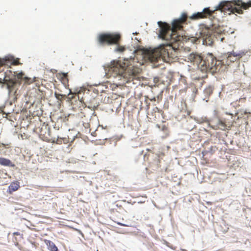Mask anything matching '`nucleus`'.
I'll return each instance as SVG.
<instances>
[{
    "label": "nucleus",
    "mask_w": 251,
    "mask_h": 251,
    "mask_svg": "<svg viewBox=\"0 0 251 251\" xmlns=\"http://www.w3.org/2000/svg\"><path fill=\"white\" fill-rule=\"evenodd\" d=\"M14 75L16 77L17 79H20L21 82L23 80L24 81V84L26 85H29L36 81V77L31 78L26 77L25 76V74L22 72L18 73L14 72Z\"/></svg>",
    "instance_id": "nucleus-9"
},
{
    "label": "nucleus",
    "mask_w": 251,
    "mask_h": 251,
    "mask_svg": "<svg viewBox=\"0 0 251 251\" xmlns=\"http://www.w3.org/2000/svg\"><path fill=\"white\" fill-rule=\"evenodd\" d=\"M244 51L236 52L232 51L230 52H228L226 55V58H225V62L228 65L229 63L234 62L237 60L240 59L244 55Z\"/></svg>",
    "instance_id": "nucleus-8"
},
{
    "label": "nucleus",
    "mask_w": 251,
    "mask_h": 251,
    "mask_svg": "<svg viewBox=\"0 0 251 251\" xmlns=\"http://www.w3.org/2000/svg\"><path fill=\"white\" fill-rule=\"evenodd\" d=\"M250 7H251V1L245 3L241 0L224 1L216 7L215 9L211 10L209 8H205L202 12L194 13L190 18L192 20L205 18L211 16L216 10H221L229 15L235 13L242 14L243 9H247Z\"/></svg>",
    "instance_id": "nucleus-3"
},
{
    "label": "nucleus",
    "mask_w": 251,
    "mask_h": 251,
    "mask_svg": "<svg viewBox=\"0 0 251 251\" xmlns=\"http://www.w3.org/2000/svg\"><path fill=\"white\" fill-rule=\"evenodd\" d=\"M214 39L213 31L209 28L202 27L200 28L199 33L196 34V36L191 37L189 38V40L195 44H200L201 41L203 44L212 46L214 43Z\"/></svg>",
    "instance_id": "nucleus-5"
},
{
    "label": "nucleus",
    "mask_w": 251,
    "mask_h": 251,
    "mask_svg": "<svg viewBox=\"0 0 251 251\" xmlns=\"http://www.w3.org/2000/svg\"><path fill=\"white\" fill-rule=\"evenodd\" d=\"M69 99H73V97L72 96L71 97H69Z\"/></svg>",
    "instance_id": "nucleus-26"
},
{
    "label": "nucleus",
    "mask_w": 251,
    "mask_h": 251,
    "mask_svg": "<svg viewBox=\"0 0 251 251\" xmlns=\"http://www.w3.org/2000/svg\"><path fill=\"white\" fill-rule=\"evenodd\" d=\"M20 233L19 232H15L13 233L14 235H20Z\"/></svg>",
    "instance_id": "nucleus-24"
},
{
    "label": "nucleus",
    "mask_w": 251,
    "mask_h": 251,
    "mask_svg": "<svg viewBox=\"0 0 251 251\" xmlns=\"http://www.w3.org/2000/svg\"><path fill=\"white\" fill-rule=\"evenodd\" d=\"M222 65L221 61L217 60L212 53H208L203 58V60L200 66V70L201 72H209L213 74L219 71Z\"/></svg>",
    "instance_id": "nucleus-4"
},
{
    "label": "nucleus",
    "mask_w": 251,
    "mask_h": 251,
    "mask_svg": "<svg viewBox=\"0 0 251 251\" xmlns=\"http://www.w3.org/2000/svg\"><path fill=\"white\" fill-rule=\"evenodd\" d=\"M59 79L66 88L69 86V79L67 74L62 73L60 74Z\"/></svg>",
    "instance_id": "nucleus-14"
},
{
    "label": "nucleus",
    "mask_w": 251,
    "mask_h": 251,
    "mask_svg": "<svg viewBox=\"0 0 251 251\" xmlns=\"http://www.w3.org/2000/svg\"><path fill=\"white\" fill-rule=\"evenodd\" d=\"M121 40V36L118 33H103L98 35L97 41L101 46L118 45Z\"/></svg>",
    "instance_id": "nucleus-6"
},
{
    "label": "nucleus",
    "mask_w": 251,
    "mask_h": 251,
    "mask_svg": "<svg viewBox=\"0 0 251 251\" xmlns=\"http://www.w3.org/2000/svg\"><path fill=\"white\" fill-rule=\"evenodd\" d=\"M162 130H163V131H165V132H166V131H167V132H168V128H167L166 126H162Z\"/></svg>",
    "instance_id": "nucleus-22"
},
{
    "label": "nucleus",
    "mask_w": 251,
    "mask_h": 251,
    "mask_svg": "<svg viewBox=\"0 0 251 251\" xmlns=\"http://www.w3.org/2000/svg\"><path fill=\"white\" fill-rule=\"evenodd\" d=\"M119 225H122V226H125V225H123V224H121L120 223H118Z\"/></svg>",
    "instance_id": "nucleus-27"
},
{
    "label": "nucleus",
    "mask_w": 251,
    "mask_h": 251,
    "mask_svg": "<svg viewBox=\"0 0 251 251\" xmlns=\"http://www.w3.org/2000/svg\"><path fill=\"white\" fill-rule=\"evenodd\" d=\"M210 127L215 130L221 129L225 130L226 129V123L221 120H219L217 123L216 124H214V122H212L211 124H209Z\"/></svg>",
    "instance_id": "nucleus-11"
},
{
    "label": "nucleus",
    "mask_w": 251,
    "mask_h": 251,
    "mask_svg": "<svg viewBox=\"0 0 251 251\" xmlns=\"http://www.w3.org/2000/svg\"><path fill=\"white\" fill-rule=\"evenodd\" d=\"M86 91V89L84 88H76L74 90V92H72L71 90L70 91V93L69 94V96H70L71 94H75L77 95L78 99H80V101L81 102H84V99L83 97H80V95L82 93H84V92Z\"/></svg>",
    "instance_id": "nucleus-12"
},
{
    "label": "nucleus",
    "mask_w": 251,
    "mask_h": 251,
    "mask_svg": "<svg viewBox=\"0 0 251 251\" xmlns=\"http://www.w3.org/2000/svg\"><path fill=\"white\" fill-rule=\"evenodd\" d=\"M20 188L19 182H12L8 187L9 193L17 191Z\"/></svg>",
    "instance_id": "nucleus-15"
},
{
    "label": "nucleus",
    "mask_w": 251,
    "mask_h": 251,
    "mask_svg": "<svg viewBox=\"0 0 251 251\" xmlns=\"http://www.w3.org/2000/svg\"><path fill=\"white\" fill-rule=\"evenodd\" d=\"M6 62H7V59H0V67L6 65Z\"/></svg>",
    "instance_id": "nucleus-20"
},
{
    "label": "nucleus",
    "mask_w": 251,
    "mask_h": 251,
    "mask_svg": "<svg viewBox=\"0 0 251 251\" xmlns=\"http://www.w3.org/2000/svg\"><path fill=\"white\" fill-rule=\"evenodd\" d=\"M154 82H157V81H158V78H154Z\"/></svg>",
    "instance_id": "nucleus-25"
},
{
    "label": "nucleus",
    "mask_w": 251,
    "mask_h": 251,
    "mask_svg": "<svg viewBox=\"0 0 251 251\" xmlns=\"http://www.w3.org/2000/svg\"><path fill=\"white\" fill-rule=\"evenodd\" d=\"M188 59L194 65H196L200 70V66L203 60V58L197 53H191L188 57Z\"/></svg>",
    "instance_id": "nucleus-10"
},
{
    "label": "nucleus",
    "mask_w": 251,
    "mask_h": 251,
    "mask_svg": "<svg viewBox=\"0 0 251 251\" xmlns=\"http://www.w3.org/2000/svg\"><path fill=\"white\" fill-rule=\"evenodd\" d=\"M1 146L5 148H9L10 147V144H5L3 143L1 144Z\"/></svg>",
    "instance_id": "nucleus-21"
},
{
    "label": "nucleus",
    "mask_w": 251,
    "mask_h": 251,
    "mask_svg": "<svg viewBox=\"0 0 251 251\" xmlns=\"http://www.w3.org/2000/svg\"><path fill=\"white\" fill-rule=\"evenodd\" d=\"M187 18V14L183 13L180 18L173 21L172 28L166 23L161 21L158 22L160 27L159 37L164 40L167 41L168 43L161 45L157 48L147 49L144 50L146 57L151 62L157 61L160 57H173L176 45H177V47L180 46L183 40V37L178 35L177 31L183 28L182 25L185 23Z\"/></svg>",
    "instance_id": "nucleus-1"
},
{
    "label": "nucleus",
    "mask_w": 251,
    "mask_h": 251,
    "mask_svg": "<svg viewBox=\"0 0 251 251\" xmlns=\"http://www.w3.org/2000/svg\"><path fill=\"white\" fill-rule=\"evenodd\" d=\"M4 83L6 84L9 93H13L14 95L17 93L19 89L21 82L20 79H4Z\"/></svg>",
    "instance_id": "nucleus-7"
},
{
    "label": "nucleus",
    "mask_w": 251,
    "mask_h": 251,
    "mask_svg": "<svg viewBox=\"0 0 251 251\" xmlns=\"http://www.w3.org/2000/svg\"><path fill=\"white\" fill-rule=\"evenodd\" d=\"M0 164L4 166L15 167V164L10 160L3 157H0Z\"/></svg>",
    "instance_id": "nucleus-13"
},
{
    "label": "nucleus",
    "mask_w": 251,
    "mask_h": 251,
    "mask_svg": "<svg viewBox=\"0 0 251 251\" xmlns=\"http://www.w3.org/2000/svg\"><path fill=\"white\" fill-rule=\"evenodd\" d=\"M117 45V47L115 49V50L116 51L119 52H124L125 50L126 49H125V47L122 46H120L119 44L118 45Z\"/></svg>",
    "instance_id": "nucleus-18"
},
{
    "label": "nucleus",
    "mask_w": 251,
    "mask_h": 251,
    "mask_svg": "<svg viewBox=\"0 0 251 251\" xmlns=\"http://www.w3.org/2000/svg\"><path fill=\"white\" fill-rule=\"evenodd\" d=\"M153 110L155 112H160V109H159L158 107H156L154 108H153Z\"/></svg>",
    "instance_id": "nucleus-23"
},
{
    "label": "nucleus",
    "mask_w": 251,
    "mask_h": 251,
    "mask_svg": "<svg viewBox=\"0 0 251 251\" xmlns=\"http://www.w3.org/2000/svg\"><path fill=\"white\" fill-rule=\"evenodd\" d=\"M131 60H113L108 67L109 77L117 79V85H123L136 79L140 69L131 64Z\"/></svg>",
    "instance_id": "nucleus-2"
},
{
    "label": "nucleus",
    "mask_w": 251,
    "mask_h": 251,
    "mask_svg": "<svg viewBox=\"0 0 251 251\" xmlns=\"http://www.w3.org/2000/svg\"><path fill=\"white\" fill-rule=\"evenodd\" d=\"M11 64L14 65H19L20 63L19 62V60L18 58L14 59L12 58V62Z\"/></svg>",
    "instance_id": "nucleus-19"
},
{
    "label": "nucleus",
    "mask_w": 251,
    "mask_h": 251,
    "mask_svg": "<svg viewBox=\"0 0 251 251\" xmlns=\"http://www.w3.org/2000/svg\"><path fill=\"white\" fill-rule=\"evenodd\" d=\"M54 96H55V97L58 100H60V101L64 100L66 98V95L59 94V93H57L56 92H55L54 93Z\"/></svg>",
    "instance_id": "nucleus-17"
},
{
    "label": "nucleus",
    "mask_w": 251,
    "mask_h": 251,
    "mask_svg": "<svg viewBox=\"0 0 251 251\" xmlns=\"http://www.w3.org/2000/svg\"><path fill=\"white\" fill-rule=\"evenodd\" d=\"M47 245L48 246V248L50 251H59L57 247L52 242L48 241Z\"/></svg>",
    "instance_id": "nucleus-16"
}]
</instances>
